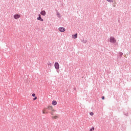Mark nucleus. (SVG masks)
Wrapping results in <instances>:
<instances>
[{"label":"nucleus","instance_id":"obj_17","mask_svg":"<svg viewBox=\"0 0 131 131\" xmlns=\"http://www.w3.org/2000/svg\"><path fill=\"white\" fill-rule=\"evenodd\" d=\"M90 115H91V116H93V115H94V113L91 112V113H90Z\"/></svg>","mask_w":131,"mask_h":131},{"label":"nucleus","instance_id":"obj_3","mask_svg":"<svg viewBox=\"0 0 131 131\" xmlns=\"http://www.w3.org/2000/svg\"><path fill=\"white\" fill-rule=\"evenodd\" d=\"M58 30L60 32H64V31H66V29L64 27H59L58 28Z\"/></svg>","mask_w":131,"mask_h":131},{"label":"nucleus","instance_id":"obj_10","mask_svg":"<svg viewBox=\"0 0 131 131\" xmlns=\"http://www.w3.org/2000/svg\"><path fill=\"white\" fill-rule=\"evenodd\" d=\"M81 41L83 42V43H86V42H88V40H84V39H81Z\"/></svg>","mask_w":131,"mask_h":131},{"label":"nucleus","instance_id":"obj_20","mask_svg":"<svg viewBox=\"0 0 131 131\" xmlns=\"http://www.w3.org/2000/svg\"><path fill=\"white\" fill-rule=\"evenodd\" d=\"M36 99H37V97H35V98H33V100L35 101V100H36Z\"/></svg>","mask_w":131,"mask_h":131},{"label":"nucleus","instance_id":"obj_19","mask_svg":"<svg viewBox=\"0 0 131 131\" xmlns=\"http://www.w3.org/2000/svg\"><path fill=\"white\" fill-rule=\"evenodd\" d=\"M32 97H35V94L33 93L32 94Z\"/></svg>","mask_w":131,"mask_h":131},{"label":"nucleus","instance_id":"obj_12","mask_svg":"<svg viewBox=\"0 0 131 131\" xmlns=\"http://www.w3.org/2000/svg\"><path fill=\"white\" fill-rule=\"evenodd\" d=\"M58 116H52V119H57V118H58Z\"/></svg>","mask_w":131,"mask_h":131},{"label":"nucleus","instance_id":"obj_5","mask_svg":"<svg viewBox=\"0 0 131 131\" xmlns=\"http://www.w3.org/2000/svg\"><path fill=\"white\" fill-rule=\"evenodd\" d=\"M37 20H39V21H41V22H43V19L41 18V16H40V14L38 15V17L37 18Z\"/></svg>","mask_w":131,"mask_h":131},{"label":"nucleus","instance_id":"obj_18","mask_svg":"<svg viewBox=\"0 0 131 131\" xmlns=\"http://www.w3.org/2000/svg\"><path fill=\"white\" fill-rule=\"evenodd\" d=\"M42 114H46V110L42 111Z\"/></svg>","mask_w":131,"mask_h":131},{"label":"nucleus","instance_id":"obj_14","mask_svg":"<svg viewBox=\"0 0 131 131\" xmlns=\"http://www.w3.org/2000/svg\"><path fill=\"white\" fill-rule=\"evenodd\" d=\"M94 130H95V127H94L90 129V131H94Z\"/></svg>","mask_w":131,"mask_h":131},{"label":"nucleus","instance_id":"obj_2","mask_svg":"<svg viewBox=\"0 0 131 131\" xmlns=\"http://www.w3.org/2000/svg\"><path fill=\"white\" fill-rule=\"evenodd\" d=\"M110 41L112 43H115V42H116V39H115V38L113 37H110Z\"/></svg>","mask_w":131,"mask_h":131},{"label":"nucleus","instance_id":"obj_1","mask_svg":"<svg viewBox=\"0 0 131 131\" xmlns=\"http://www.w3.org/2000/svg\"><path fill=\"white\" fill-rule=\"evenodd\" d=\"M47 109H48V110H50V111H52V112H50V113L51 114V115H54V112H55L56 110L53 109V107L48 106Z\"/></svg>","mask_w":131,"mask_h":131},{"label":"nucleus","instance_id":"obj_9","mask_svg":"<svg viewBox=\"0 0 131 131\" xmlns=\"http://www.w3.org/2000/svg\"><path fill=\"white\" fill-rule=\"evenodd\" d=\"M40 14L42 16H45L46 15V11L45 10H43V11H41Z\"/></svg>","mask_w":131,"mask_h":131},{"label":"nucleus","instance_id":"obj_7","mask_svg":"<svg viewBox=\"0 0 131 131\" xmlns=\"http://www.w3.org/2000/svg\"><path fill=\"white\" fill-rule=\"evenodd\" d=\"M72 37L75 39L77 38V33H76L75 35H72Z\"/></svg>","mask_w":131,"mask_h":131},{"label":"nucleus","instance_id":"obj_23","mask_svg":"<svg viewBox=\"0 0 131 131\" xmlns=\"http://www.w3.org/2000/svg\"><path fill=\"white\" fill-rule=\"evenodd\" d=\"M48 112H46L45 114H48Z\"/></svg>","mask_w":131,"mask_h":131},{"label":"nucleus","instance_id":"obj_13","mask_svg":"<svg viewBox=\"0 0 131 131\" xmlns=\"http://www.w3.org/2000/svg\"><path fill=\"white\" fill-rule=\"evenodd\" d=\"M119 57H122L123 53L122 52H119Z\"/></svg>","mask_w":131,"mask_h":131},{"label":"nucleus","instance_id":"obj_21","mask_svg":"<svg viewBox=\"0 0 131 131\" xmlns=\"http://www.w3.org/2000/svg\"><path fill=\"white\" fill-rule=\"evenodd\" d=\"M102 100H104V99H105V97L102 96Z\"/></svg>","mask_w":131,"mask_h":131},{"label":"nucleus","instance_id":"obj_8","mask_svg":"<svg viewBox=\"0 0 131 131\" xmlns=\"http://www.w3.org/2000/svg\"><path fill=\"white\" fill-rule=\"evenodd\" d=\"M52 104L53 106H56V105H57V101L56 100H53Z\"/></svg>","mask_w":131,"mask_h":131},{"label":"nucleus","instance_id":"obj_22","mask_svg":"<svg viewBox=\"0 0 131 131\" xmlns=\"http://www.w3.org/2000/svg\"><path fill=\"white\" fill-rule=\"evenodd\" d=\"M114 8H115V7H116V6H115V5H113Z\"/></svg>","mask_w":131,"mask_h":131},{"label":"nucleus","instance_id":"obj_15","mask_svg":"<svg viewBox=\"0 0 131 131\" xmlns=\"http://www.w3.org/2000/svg\"><path fill=\"white\" fill-rule=\"evenodd\" d=\"M108 3H113V0H106Z\"/></svg>","mask_w":131,"mask_h":131},{"label":"nucleus","instance_id":"obj_4","mask_svg":"<svg viewBox=\"0 0 131 131\" xmlns=\"http://www.w3.org/2000/svg\"><path fill=\"white\" fill-rule=\"evenodd\" d=\"M59 63L58 62H55L54 64V67L55 68V69H59Z\"/></svg>","mask_w":131,"mask_h":131},{"label":"nucleus","instance_id":"obj_11","mask_svg":"<svg viewBox=\"0 0 131 131\" xmlns=\"http://www.w3.org/2000/svg\"><path fill=\"white\" fill-rule=\"evenodd\" d=\"M56 15L58 18H61V15H60V13H59V12L56 13Z\"/></svg>","mask_w":131,"mask_h":131},{"label":"nucleus","instance_id":"obj_16","mask_svg":"<svg viewBox=\"0 0 131 131\" xmlns=\"http://www.w3.org/2000/svg\"><path fill=\"white\" fill-rule=\"evenodd\" d=\"M47 65L49 67V66H52V63L51 62H48L47 63Z\"/></svg>","mask_w":131,"mask_h":131},{"label":"nucleus","instance_id":"obj_6","mask_svg":"<svg viewBox=\"0 0 131 131\" xmlns=\"http://www.w3.org/2000/svg\"><path fill=\"white\" fill-rule=\"evenodd\" d=\"M20 18V15L19 14H15L14 15V19H19Z\"/></svg>","mask_w":131,"mask_h":131}]
</instances>
